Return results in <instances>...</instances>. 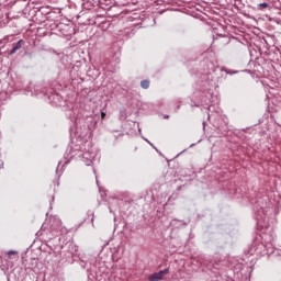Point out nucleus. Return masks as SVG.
Wrapping results in <instances>:
<instances>
[{
  "label": "nucleus",
  "instance_id": "1",
  "mask_svg": "<svg viewBox=\"0 0 281 281\" xmlns=\"http://www.w3.org/2000/svg\"><path fill=\"white\" fill-rule=\"evenodd\" d=\"M50 233L53 236H58V234H66L67 228L63 227V222L58 217L50 218Z\"/></svg>",
  "mask_w": 281,
  "mask_h": 281
},
{
  "label": "nucleus",
  "instance_id": "2",
  "mask_svg": "<svg viewBox=\"0 0 281 281\" xmlns=\"http://www.w3.org/2000/svg\"><path fill=\"white\" fill-rule=\"evenodd\" d=\"M168 273H169L168 269H164V270H160L159 272H155L151 276H149V281L164 280V276H168Z\"/></svg>",
  "mask_w": 281,
  "mask_h": 281
},
{
  "label": "nucleus",
  "instance_id": "3",
  "mask_svg": "<svg viewBox=\"0 0 281 281\" xmlns=\"http://www.w3.org/2000/svg\"><path fill=\"white\" fill-rule=\"evenodd\" d=\"M82 159L86 166H91V164H93V159H95V153L85 151Z\"/></svg>",
  "mask_w": 281,
  "mask_h": 281
},
{
  "label": "nucleus",
  "instance_id": "4",
  "mask_svg": "<svg viewBox=\"0 0 281 281\" xmlns=\"http://www.w3.org/2000/svg\"><path fill=\"white\" fill-rule=\"evenodd\" d=\"M25 45V41L20 40L18 43L13 44V48L10 50V56L16 54L21 47Z\"/></svg>",
  "mask_w": 281,
  "mask_h": 281
},
{
  "label": "nucleus",
  "instance_id": "5",
  "mask_svg": "<svg viewBox=\"0 0 281 281\" xmlns=\"http://www.w3.org/2000/svg\"><path fill=\"white\" fill-rule=\"evenodd\" d=\"M268 212H269V209L263 206H261L260 210L257 211V221L259 225H260V221H262V214L267 216Z\"/></svg>",
  "mask_w": 281,
  "mask_h": 281
},
{
  "label": "nucleus",
  "instance_id": "6",
  "mask_svg": "<svg viewBox=\"0 0 281 281\" xmlns=\"http://www.w3.org/2000/svg\"><path fill=\"white\" fill-rule=\"evenodd\" d=\"M8 258L9 260H16V258H19V252L16 250H9Z\"/></svg>",
  "mask_w": 281,
  "mask_h": 281
},
{
  "label": "nucleus",
  "instance_id": "7",
  "mask_svg": "<svg viewBox=\"0 0 281 281\" xmlns=\"http://www.w3.org/2000/svg\"><path fill=\"white\" fill-rule=\"evenodd\" d=\"M142 89H148L150 87V80H143L140 81Z\"/></svg>",
  "mask_w": 281,
  "mask_h": 281
},
{
  "label": "nucleus",
  "instance_id": "8",
  "mask_svg": "<svg viewBox=\"0 0 281 281\" xmlns=\"http://www.w3.org/2000/svg\"><path fill=\"white\" fill-rule=\"evenodd\" d=\"M222 71H225V74H227L228 76H234L235 74H238V70H232L227 68L222 69Z\"/></svg>",
  "mask_w": 281,
  "mask_h": 281
},
{
  "label": "nucleus",
  "instance_id": "9",
  "mask_svg": "<svg viewBox=\"0 0 281 281\" xmlns=\"http://www.w3.org/2000/svg\"><path fill=\"white\" fill-rule=\"evenodd\" d=\"M88 216H92L91 217V223H93V221H94V212L93 211H88Z\"/></svg>",
  "mask_w": 281,
  "mask_h": 281
},
{
  "label": "nucleus",
  "instance_id": "10",
  "mask_svg": "<svg viewBox=\"0 0 281 281\" xmlns=\"http://www.w3.org/2000/svg\"><path fill=\"white\" fill-rule=\"evenodd\" d=\"M259 7H260V8H269V3L263 2V3H260Z\"/></svg>",
  "mask_w": 281,
  "mask_h": 281
},
{
  "label": "nucleus",
  "instance_id": "11",
  "mask_svg": "<svg viewBox=\"0 0 281 281\" xmlns=\"http://www.w3.org/2000/svg\"><path fill=\"white\" fill-rule=\"evenodd\" d=\"M145 142H147L148 144H150V146H153V148H155V150H157V147H155V145H153V143H149L148 139L144 138Z\"/></svg>",
  "mask_w": 281,
  "mask_h": 281
},
{
  "label": "nucleus",
  "instance_id": "12",
  "mask_svg": "<svg viewBox=\"0 0 281 281\" xmlns=\"http://www.w3.org/2000/svg\"><path fill=\"white\" fill-rule=\"evenodd\" d=\"M273 251H274L273 248H271L270 250H269V248L267 249V254H273Z\"/></svg>",
  "mask_w": 281,
  "mask_h": 281
},
{
  "label": "nucleus",
  "instance_id": "13",
  "mask_svg": "<svg viewBox=\"0 0 281 281\" xmlns=\"http://www.w3.org/2000/svg\"><path fill=\"white\" fill-rule=\"evenodd\" d=\"M3 167V161H0V168H2Z\"/></svg>",
  "mask_w": 281,
  "mask_h": 281
},
{
  "label": "nucleus",
  "instance_id": "14",
  "mask_svg": "<svg viewBox=\"0 0 281 281\" xmlns=\"http://www.w3.org/2000/svg\"><path fill=\"white\" fill-rule=\"evenodd\" d=\"M168 117H169V116H168V115H166V116H165V120H168Z\"/></svg>",
  "mask_w": 281,
  "mask_h": 281
},
{
  "label": "nucleus",
  "instance_id": "15",
  "mask_svg": "<svg viewBox=\"0 0 281 281\" xmlns=\"http://www.w3.org/2000/svg\"><path fill=\"white\" fill-rule=\"evenodd\" d=\"M192 146H194V144H191V145H190V148H192Z\"/></svg>",
  "mask_w": 281,
  "mask_h": 281
}]
</instances>
